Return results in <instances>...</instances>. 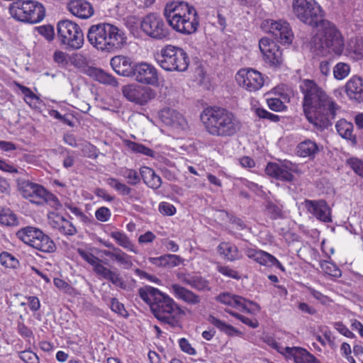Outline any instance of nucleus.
Segmentation results:
<instances>
[{
    "mask_svg": "<svg viewBox=\"0 0 363 363\" xmlns=\"http://www.w3.org/2000/svg\"><path fill=\"white\" fill-rule=\"evenodd\" d=\"M18 357L24 363H40L38 356L31 350H24L18 353Z\"/></svg>",
    "mask_w": 363,
    "mask_h": 363,
    "instance_id": "nucleus-46",
    "label": "nucleus"
},
{
    "mask_svg": "<svg viewBox=\"0 0 363 363\" xmlns=\"http://www.w3.org/2000/svg\"><path fill=\"white\" fill-rule=\"evenodd\" d=\"M20 191L22 196L30 202L38 205L43 204V196L45 195L46 191L43 186L24 181L20 184Z\"/></svg>",
    "mask_w": 363,
    "mask_h": 363,
    "instance_id": "nucleus-20",
    "label": "nucleus"
},
{
    "mask_svg": "<svg viewBox=\"0 0 363 363\" xmlns=\"http://www.w3.org/2000/svg\"><path fill=\"white\" fill-rule=\"evenodd\" d=\"M179 347L181 350L191 355L196 354V350L193 348L189 342L185 338H181L179 341Z\"/></svg>",
    "mask_w": 363,
    "mask_h": 363,
    "instance_id": "nucleus-61",
    "label": "nucleus"
},
{
    "mask_svg": "<svg viewBox=\"0 0 363 363\" xmlns=\"http://www.w3.org/2000/svg\"><path fill=\"white\" fill-rule=\"evenodd\" d=\"M57 36L60 43L72 50L80 49L84 42V33L80 26L69 20H62L57 23Z\"/></svg>",
    "mask_w": 363,
    "mask_h": 363,
    "instance_id": "nucleus-9",
    "label": "nucleus"
},
{
    "mask_svg": "<svg viewBox=\"0 0 363 363\" xmlns=\"http://www.w3.org/2000/svg\"><path fill=\"white\" fill-rule=\"evenodd\" d=\"M0 263L7 268H16L18 264V261L11 254L3 252L0 254Z\"/></svg>",
    "mask_w": 363,
    "mask_h": 363,
    "instance_id": "nucleus-43",
    "label": "nucleus"
},
{
    "mask_svg": "<svg viewBox=\"0 0 363 363\" xmlns=\"http://www.w3.org/2000/svg\"><path fill=\"white\" fill-rule=\"evenodd\" d=\"M350 72V67L348 64L344 62L337 63L333 68L334 77L341 80L348 76Z\"/></svg>",
    "mask_w": 363,
    "mask_h": 363,
    "instance_id": "nucleus-42",
    "label": "nucleus"
},
{
    "mask_svg": "<svg viewBox=\"0 0 363 363\" xmlns=\"http://www.w3.org/2000/svg\"><path fill=\"white\" fill-rule=\"evenodd\" d=\"M347 164L357 174L363 178V161L352 157L347 160Z\"/></svg>",
    "mask_w": 363,
    "mask_h": 363,
    "instance_id": "nucleus-51",
    "label": "nucleus"
},
{
    "mask_svg": "<svg viewBox=\"0 0 363 363\" xmlns=\"http://www.w3.org/2000/svg\"><path fill=\"white\" fill-rule=\"evenodd\" d=\"M217 270L221 274L227 277L232 278L236 280H239L241 279V276L240 275L239 272L229 266L219 265L217 267Z\"/></svg>",
    "mask_w": 363,
    "mask_h": 363,
    "instance_id": "nucleus-48",
    "label": "nucleus"
},
{
    "mask_svg": "<svg viewBox=\"0 0 363 363\" xmlns=\"http://www.w3.org/2000/svg\"><path fill=\"white\" fill-rule=\"evenodd\" d=\"M58 231L65 235H74L77 233V229L72 222L64 218Z\"/></svg>",
    "mask_w": 363,
    "mask_h": 363,
    "instance_id": "nucleus-50",
    "label": "nucleus"
},
{
    "mask_svg": "<svg viewBox=\"0 0 363 363\" xmlns=\"http://www.w3.org/2000/svg\"><path fill=\"white\" fill-rule=\"evenodd\" d=\"M259 48L263 60L270 67H279L284 62L282 50L268 38H262L259 41Z\"/></svg>",
    "mask_w": 363,
    "mask_h": 363,
    "instance_id": "nucleus-14",
    "label": "nucleus"
},
{
    "mask_svg": "<svg viewBox=\"0 0 363 363\" xmlns=\"http://www.w3.org/2000/svg\"><path fill=\"white\" fill-rule=\"evenodd\" d=\"M299 88L303 94L302 106L307 120L318 129L331 125L340 109L334 99L313 80H303Z\"/></svg>",
    "mask_w": 363,
    "mask_h": 363,
    "instance_id": "nucleus-2",
    "label": "nucleus"
},
{
    "mask_svg": "<svg viewBox=\"0 0 363 363\" xmlns=\"http://www.w3.org/2000/svg\"><path fill=\"white\" fill-rule=\"evenodd\" d=\"M141 30L148 37L162 40L169 35V30L164 20L155 13H150L140 21Z\"/></svg>",
    "mask_w": 363,
    "mask_h": 363,
    "instance_id": "nucleus-11",
    "label": "nucleus"
},
{
    "mask_svg": "<svg viewBox=\"0 0 363 363\" xmlns=\"http://www.w3.org/2000/svg\"><path fill=\"white\" fill-rule=\"evenodd\" d=\"M159 211L164 216H173L176 213V208L172 203L168 202H161L159 204Z\"/></svg>",
    "mask_w": 363,
    "mask_h": 363,
    "instance_id": "nucleus-54",
    "label": "nucleus"
},
{
    "mask_svg": "<svg viewBox=\"0 0 363 363\" xmlns=\"http://www.w3.org/2000/svg\"><path fill=\"white\" fill-rule=\"evenodd\" d=\"M303 205L307 211L318 220L325 223L332 221L330 208L325 201L306 199Z\"/></svg>",
    "mask_w": 363,
    "mask_h": 363,
    "instance_id": "nucleus-19",
    "label": "nucleus"
},
{
    "mask_svg": "<svg viewBox=\"0 0 363 363\" xmlns=\"http://www.w3.org/2000/svg\"><path fill=\"white\" fill-rule=\"evenodd\" d=\"M77 252L84 260L92 266L93 271L99 277L111 281L121 289H125V283L120 274L102 264V261L100 259L83 249L79 248Z\"/></svg>",
    "mask_w": 363,
    "mask_h": 363,
    "instance_id": "nucleus-10",
    "label": "nucleus"
},
{
    "mask_svg": "<svg viewBox=\"0 0 363 363\" xmlns=\"http://www.w3.org/2000/svg\"><path fill=\"white\" fill-rule=\"evenodd\" d=\"M345 91L350 99L363 101V79L353 76L345 84Z\"/></svg>",
    "mask_w": 363,
    "mask_h": 363,
    "instance_id": "nucleus-25",
    "label": "nucleus"
},
{
    "mask_svg": "<svg viewBox=\"0 0 363 363\" xmlns=\"http://www.w3.org/2000/svg\"><path fill=\"white\" fill-rule=\"evenodd\" d=\"M294 14L301 22L312 27L320 24L323 30L311 40V45L318 55H325L330 52L340 55L344 48L343 39L335 26L323 19V10L315 0H293Z\"/></svg>",
    "mask_w": 363,
    "mask_h": 363,
    "instance_id": "nucleus-1",
    "label": "nucleus"
},
{
    "mask_svg": "<svg viewBox=\"0 0 363 363\" xmlns=\"http://www.w3.org/2000/svg\"><path fill=\"white\" fill-rule=\"evenodd\" d=\"M296 151L300 157L314 158L320 152V147L315 141L307 139L298 143Z\"/></svg>",
    "mask_w": 363,
    "mask_h": 363,
    "instance_id": "nucleus-32",
    "label": "nucleus"
},
{
    "mask_svg": "<svg viewBox=\"0 0 363 363\" xmlns=\"http://www.w3.org/2000/svg\"><path fill=\"white\" fill-rule=\"evenodd\" d=\"M163 14L169 25L176 31L191 34L198 28L199 21L196 9L184 1L166 4Z\"/></svg>",
    "mask_w": 363,
    "mask_h": 363,
    "instance_id": "nucleus-6",
    "label": "nucleus"
},
{
    "mask_svg": "<svg viewBox=\"0 0 363 363\" xmlns=\"http://www.w3.org/2000/svg\"><path fill=\"white\" fill-rule=\"evenodd\" d=\"M226 312H228L229 314H230L232 316L236 318L237 319L240 320L242 323L244 324L251 327L252 328H256L258 327L259 323L257 320H251L242 315H240L238 313H235L234 311L226 310Z\"/></svg>",
    "mask_w": 363,
    "mask_h": 363,
    "instance_id": "nucleus-52",
    "label": "nucleus"
},
{
    "mask_svg": "<svg viewBox=\"0 0 363 363\" xmlns=\"http://www.w3.org/2000/svg\"><path fill=\"white\" fill-rule=\"evenodd\" d=\"M156 60L160 66L168 72H184L189 65L186 52L182 48L172 45L164 46Z\"/></svg>",
    "mask_w": 363,
    "mask_h": 363,
    "instance_id": "nucleus-7",
    "label": "nucleus"
},
{
    "mask_svg": "<svg viewBox=\"0 0 363 363\" xmlns=\"http://www.w3.org/2000/svg\"><path fill=\"white\" fill-rule=\"evenodd\" d=\"M9 11L16 20L31 24L41 21L45 13L43 4L32 0L13 2L9 6Z\"/></svg>",
    "mask_w": 363,
    "mask_h": 363,
    "instance_id": "nucleus-8",
    "label": "nucleus"
},
{
    "mask_svg": "<svg viewBox=\"0 0 363 363\" xmlns=\"http://www.w3.org/2000/svg\"><path fill=\"white\" fill-rule=\"evenodd\" d=\"M254 111L256 116L259 118L267 119L272 122H277L280 119L278 115L269 113L262 108H255Z\"/></svg>",
    "mask_w": 363,
    "mask_h": 363,
    "instance_id": "nucleus-49",
    "label": "nucleus"
},
{
    "mask_svg": "<svg viewBox=\"0 0 363 363\" xmlns=\"http://www.w3.org/2000/svg\"><path fill=\"white\" fill-rule=\"evenodd\" d=\"M350 51L353 52L354 59L359 60L363 57V44L362 42L356 41L354 48L352 45H350Z\"/></svg>",
    "mask_w": 363,
    "mask_h": 363,
    "instance_id": "nucleus-59",
    "label": "nucleus"
},
{
    "mask_svg": "<svg viewBox=\"0 0 363 363\" xmlns=\"http://www.w3.org/2000/svg\"><path fill=\"white\" fill-rule=\"evenodd\" d=\"M107 184L117 191L122 196H128L133 201H139L140 197L139 194L133 189L125 184L121 182L115 178H109L107 179Z\"/></svg>",
    "mask_w": 363,
    "mask_h": 363,
    "instance_id": "nucleus-30",
    "label": "nucleus"
},
{
    "mask_svg": "<svg viewBox=\"0 0 363 363\" xmlns=\"http://www.w3.org/2000/svg\"><path fill=\"white\" fill-rule=\"evenodd\" d=\"M297 166L290 161L284 160L281 163L269 162L266 167V174L272 177L284 182H292L294 172L297 171Z\"/></svg>",
    "mask_w": 363,
    "mask_h": 363,
    "instance_id": "nucleus-16",
    "label": "nucleus"
},
{
    "mask_svg": "<svg viewBox=\"0 0 363 363\" xmlns=\"http://www.w3.org/2000/svg\"><path fill=\"white\" fill-rule=\"evenodd\" d=\"M190 286L198 291H209L211 289L208 281L198 275H193Z\"/></svg>",
    "mask_w": 363,
    "mask_h": 363,
    "instance_id": "nucleus-44",
    "label": "nucleus"
},
{
    "mask_svg": "<svg viewBox=\"0 0 363 363\" xmlns=\"http://www.w3.org/2000/svg\"><path fill=\"white\" fill-rule=\"evenodd\" d=\"M131 60L129 57L118 55L111 60V65L113 70L123 76H130L133 72Z\"/></svg>",
    "mask_w": 363,
    "mask_h": 363,
    "instance_id": "nucleus-26",
    "label": "nucleus"
},
{
    "mask_svg": "<svg viewBox=\"0 0 363 363\" xmlns=\"http://www.w3.org/2000/svg\"><path fill=\"white\" fill-rule=\"evenodd\" d=\"M0 223L7 226L16 225L18 224L17 217L10 208L0 206Z\"/></svg>",
    "mask_w": 363,
    "mask_h": 363,
    "instance_id": "nucleus-38",
    "label": "nucleus"
},
{
    "mask_svg": "<svg viewBox=\"0 0 363 363\" xmlns=\"http://www.w3.org/2000/svg\"><path fill=\"white\" fill-rule=\"evenodd\" d=\"M111 237L114 239L121 247L135 254L138 253L135 245L125 233L119 231H113L111 233Z\"/></svg>",
    "mask_w": 363,
    "mask_h": 363,
    "instance_id": "nucleus-35",
    "label": "nucleus"
},
{
    "mask_svg": "<svg viewBox=\"0 0 363 363\" xmlns=\"http://www.w3.org/2000/svg\"><path fill=\"white\" fill-rule=\"evenodd\" d=\"M164 262H166L165 263L166 267H177V266L179 265L182 262V259L179 256L176 255H172V254L164 255Z\"/></svg>",
    "mask_w": 363,
    "mask_h": 363,
    "instance_id": "nucleus-53",
    "label": "nucleus"
},
{
    "mask_svg": "<svg viewBox=\"0 0 363 363\" xmlns=\"http://www.w3.org/2000/svg\"><path fill=\"white\" fill-rule=\"evenodd\" d=\"M269 345L274 349H275L277 352H279L280 354H283L286 359H288L289 357V354L288 353L289 351H287L286 349H291L290 347H282L281 346L277 341L274 340H271L269 342Z\"/></svg>",
    "mask_w": 363,
    "mask_h": 363,
    "instance_id": "nucleus-62",
    "label": "nucleus"
},
{
    "mask_svg": "<svg viewBox=\"0 0 363 363\" xmlns=\"http://www.w3.org/2000/svg\"><path fill=\"white\" fill-rule=\"evenodd\" d=\"M92 74L95 79L101 84H108L113 86H117L118 84L114 77L101 69H94L92 70Z\"/></svg>",
    "mask_w": 363,
    "mask_h": 363,
    "instance_id": "nucleus-37",
    "label": "nucleus"
},
{
    "mask_svg": "<svg viewBox=\"0 0 363 363\" xmlns=\"http://www.w3.org/2000/svg\"><path fill=\"white\" fill-rule=\"evenodd\" d=\"M33 248L45 253H52L56 250V245L53 240L43 231L38 236Z\"/></svg>",
    "mask_w": 363,
    "mask_h": 363,
    "instance_id": "nucleus-33",
    "label": "nucleus"
},
{
    "mask_svg": "<svg viewBox=\"0 0 363 363\" xmlns=\"http://www.w3.org/2000/svg\"><path fill=\"white\" fill-rule=\"evenodd\" d=\"M156 236L151 231H147L145 233L141 235L138 238V242L140 244H147L152 242Z\"/></svg>",
    "mask_w": 363,
    "mask_h": 363,
    "instance_id": "nucleus-64",
    "label": "nucleus"
},
{
    "mask_svg": "<svg viewBox=\"0 0 363 363\" xmlns=\"http://www.w3.org/2000/svg\"><path fill=\"white\" fill-rule=\"evenodd\" d=\"M132 75L138 82L141 84L152 86L158 84V74L156 68L146 62L135 65Z\"/></svg>",
    "mask_w": 363,
    "mask_h": 363,
    "instance_id": "nucleus-18",
    "label": "nucleus"
},
{
    "mask_svg": "<svg viewBox=\"0 0 363 363\" xmlns=\"http://www.w3.org/2000/svg\"><path fill=\"white\" fill-rule=\"evenodd\" d=\"M216 300L223 304L250 313H252L260 310L259 305L256 303L248 301L242 296L228 293L220 294L216 297Z\"/></svg>",
    "mask_w": 363,
    "mask_h": 363,
    "instance_id": "nucleus-17",
    "label": "nucleus"
},
{
    "mask_svg": "<svg viewBox=\"0 0 363 363\" xmlns=\"http://www.w3.org/2000/svg\"><path fill=\"white\" fill-rule=\"evenodd\" d=\"M209 322L217 328L220 331L224 333L228 336H242V333L236 329L231 325L226 323L225 322L219 320L214 316H209Z\"/></svg>",
    "mask_w": 363,
    "mask_h": 363,
    "instance_id": "nucleus-34",
    "label": "nucleus"
},
{
    "mask_svg": "<svg viewBox=\"0 0 363 363\" xmlns=\"http://www.w3.org/2000/svg\"><path fill=\"white\" fill-rule=\"evenodd\" d=\"M112 259L116 261L118 263L123 265L125 268H129L133 264L130 257L122 251L120 248L114 249V253Z\"/></svg>",
    "mask_w": 363,
    "mask_h": 363,
    "instance_id": "nucleus-41",
    "label": "nucleus"
},
{
    "mask_svg": "<svg viewBox=\"0 0 363 363\" xmlns=\"http://www.w3.org/2000/svg\"><path fill=\"white\" fill-rule=\"evenodd\" d=\"M262 28L271 33L281 44L289 45L294 40V33L288 22L284 20L267 19L262 22Z\"/></svg>",
    "mask_w": 363,
    "mask_h": 363,
    "instance_id": "nucleus-12",
    "label": "nucleus"
},
{
    "mask_svg": "<svg viewBox=\"0 0 363 363\" xmlns=\"http://www.w3.org/2000/svg\"><path fill=\"white\" fill-rule=\"evenodd\" d=\"M218 252L230 262L239 260L242 257V252L238 247L228 242H222L218 246Z\"/></svg>",
    "mask_w": 363,
    "mask_h": 363,
    "instance_id": "nucleus-29",
    "label": "nucleus"
},
{
    "mask_svg": "<svg viewBox=\"0 0 363 363\" xmlns=\"http://www.w3.org/2000/svg\"><path fill=\"white\" fill-rule=\"evenodd\" d=\"M125 146L128 150L135 153H140L150 157H155V152L145 145L131 140L125 141Z\"/></svg>",
    "mask_w": 363,
    "mask_h": 363,
    "instance_id": "nucleus-36",
    "label": "nucleus"
},
{
    "mask_svg": "<svg viewBox=\"0 0 363 363\" xmlns=\"http://www.w3.org/2000/svg\"><path fill=\"white\" fill-rule=\"evenodd\" d=\"M45 194L43 199V204L46 203L55 210H58L61 207L62 205L55 195L48 192L47 190Z\"/></svg>",
    "mask_w": 363,
    "mask_h": 363,
    "instance_id": "nucleus-47",
    "label": "nucleus"
},
{
    "mask_svg": "<svg viewBox=\"0 0 363 363\" xmlns=\"http://www.w3.org/2000/svg\"><path fill=\"white\" fill-rule=\"evenodd\" d=\"M122 93L127 100L139 105H145L155 97V92L151 88L135 84L123 86Z\"/></svg>",
    "mask_w": 363,
    "mask_h": 363,
    "instance_id": "nucleus-15",
    "label": "nucleus"
},
{
    "mask_svg": "<svg viewBox=\"0 0 363 363\" xmlns=\"http://www.w3.org/2000/svg\"><path fill=\"white\" fill-rule=\"evenodd\" d=\"M159 116L161 121L167 125L175 128H184L186 125L184 116L174 109L164 108L160 111Z\"/></svg>",
    "mask_w": 363,
    "mask_h": 363,
    "instance_id": "nucleus-23",
    "label": "nucleus"
},
{
    "mask_svg": "<svg viewBox=\"0 0 363 363\" xmlns=\"http://www.w3.org/2000/svg\"><path fill=\"white\" fill-rule=\"evenodd\" d=\"M111 213L106 207H100L95 212L96 218L101 222H106L111 218Z\"/></svg>",
    "mask_w": 363,
    "mask_h": 363,
    "instance_id": "nucleus-56",
    "label": "nucleus"
},
{
    "mask_svg": "<svg viewBox=\"0 0 363 363\" xmlns=\"http://www.w3.org/2000/svg\"><path fill=\"white\" fill-rule=\"evenodd\" d=\"M267 103L269 108L274 111H281L286 108L284 103L277 98L268 99Z\"/></svg>",
    "mask_w": 363,
    "mask_h": 363,
    "instance_id": "nucleus-55",
    "label": "nucleus"
},
{
    "mask_svg": "<svg viewBox=\"0 0 363 363\" xmlns=\"http://www.w3.org/2000/svg\"><path fill=\"white\" fill-rule=\"evenodd\" d=\"M120 174L127 180L128 184L130 185H137L140 182V174H139L135 169L122 168L120 171Z\"/></svg>",
    "mask_w": 363,
    "mask_h": 363,
    "instance_id": "nucleus-40",
    "label": "nucleus"
},
{
    "mask_svg": "<svg viewBox=\"0 0 363 363\" xmlns=\"http://www.w3.org/2000/svg\"><path fill=\"white\" fill-rule=\"evenodd\" d=\"M111 309L112 311L122 315H127V311H125L123 304L120 303L118 300L116 298H113L111 300Z\"/></svg>",
    "mask_w": 363,
    "mask_h": 363,
    "instance_id": "nucleus-57",
    "label": "nucleus"
},
{
    "mask_svg": "<svg viewBox=\"0 0 363 363\" xmlns=\"http://www.w3.org/2000/svg\"><path fill=\"white\" fill-rule=\"evenodd\" d=\"M124 32L116 26L103 23L92 25L87 32V40L98 50L114 52L126 43Z\"/></svg>",
    "mask_w": 363,
    "mask_h": 363,
    "instance_id": "nucleus-5",
    "label": "nucleus"
},
{
    "mask_svg": "<svg viewBox=\"0 0 363 363\" xmlns=\"http://www.w3.org/2000/svg\"><path fill=\"white\" fill-rule=\"evenodd\" d=\"M138 294L159 321L172 327L178 325L182 311L169 295L148 285L140 288Z\"/></svg>",
    "mask_w": 363,
    "mask_h": 363,
    "instance_id": "nucleus-3",
    "label": "nucleus"
},
{
    "mask_svg": "<svg viewBox=\"0 0 363 363\" xmlns=\"http://www.w3.org/2000/svg\"><path fill=\"white\" fill-rule=\"evenodd\" d=\"M245 255L247 257L253 259L261 265L267 267L276 266L282 271H284L283 266L276 257L267 252L261 250L247 248L245 250Z\"/></svg>",
    "mask_w": 363,
    "mask_h": 363,
    "instance_id": "nucleus-21",
    "label": "nucleus"
},
{
    "mask_svg": "<svg viewBox=\"0 0 363 363\" xmlns=\"http://www.w3.org/2000/svg\"><path fill=\"white\" fill-rule=\"evenodd\" d=\"M201 120L206 131L214 137H231L241 128L238 117L232 111L219 106L204 108L201 113Z\"/></svg>",
    "mask_w": 363,
    "mask_h": 363,
    "instance_id": "nucleus-4",
    "label": "nucleus"
},
{
    "mask_svg": "<svg viewBox=\"0 0 363 363\" xmlns=\"http://www.w3.org/2000/svg\"><path fill=\"white\" fill-rule=\"evenodd\" d=\"M42 230L33 226H26L18 230L16 235L17 238L23 242L25 244L33 247L35 240L38 236L41 235Z\"/></svg>",
    "mask_w": 363,
    "mask_h": 363,
    "instance_id": "nucleus-28",
    "label": "nucleus"
},
{
    "mask_svg": "<svg viewBox=\"0 0 363 363\" xmlns=\"http://www.w3.org/2000/svg\"><path fill=\"white\" fill-rule=\"evenodd\" d=\"M170 290L177 298L189 305H197L201 302V297L199 295L178 284H172Z\"/></svg>",
    "mask_w": 363,
    "mask_h": 363,
    "instance_id": "nucleus-24",
    "label": "nucleus"
},
{
    "mask_svg": "<svg viewBox=\"0 0 363 363\" xmlns=\"http://www.w3.org/2000/svg\"><path fill=\"white\" fill-rule=\"evenodd\" d=\"M335 128L341 137L345 139H351L353 130L352 123L342 119L337 122Z\"/></svg>",
    "mask_w": 363,
    "mask_h": 363,
    "instance_id": "nucleus-39",
    "label": "nucleus"
},
{
    "mask_svg": "<svg viewBox=\"0 0 363 363\" xmlns=\"http://www.w3.org/2000/svg\"><path fill=\"white\" fill-rule=\"evenodd\" d=\"M67 7L73 16L81 19H88L94 13L92 5L86 0H71Z\"/></svg>",
    "mask_w": 363,
    "mask_h": 363,
    "instance_id": "nucleus-22",
    "label": "nucleus"
},
{
    "mask_svg": "<svg viewBox=\"0 0 363 363\" xmlns=\"http://www.w3.org/2000/svg\"><path fill=\"white\" fill-rule=\"evenodd\" d=\"M65 206L82 221L86 222L88 220L87 216L78 207L68 203H66Z\"/></svg>",
    "mask_w": 363,
    "mask_h": 363,
    "instance_id": "nucleus-58",
    "label": "nucleus"
},
{
    "mask_svg": "<svg viewBox=\"0 0 363 363\" xmlns=\"http://www.w3.org/2000/svg\"><path fill=\"white\" fill-rule=\"evenodd\" d=\"M265 209L272 219L275 220L282 216L281 208L272 202L267 203Z\"/></svg>",
    "mask_w": 363,
    "mask_h": 363,
    "instance_id": "nucleus-45",
    "label": "nucleus"
},
{
    "mask_svg": "<svg viewBox=\"0 0 363 363\" xmlns=\"http://www.w3.org/2000/svg\"><path fill=\"white\" fill-rule=\"evenodd\" d=\"M289 351L288 359H293L294 363H320L319 360L306 350L299 347H291Z\"/></svg>",
    "mask_w": 363,
    "mask_h": 363,
    "instance_id": "nucleus-27",
    "label": "nucleus"
},
{
    "mask_svg": "<svg viewBox=\"0 0 363 363\" xmlns=\"http://www.w3.org/2000/svg\"><path fill=\"white\" fill-rule=\"evenodd\" d=\"M335 329L342 335L347 337H353L354 334L342 323L337 322L335 324Z\"/></svg>",
    "mask_w": 363,
    "mask_h": 363,
    "instance_id": "nucleus-63",
    "label": "nucleus"
},
{
    "mask_svg": "<svg viewBox=\"0 0 363 363\" xmlns=\"http://www.w3.org/2000/svg\"><path fill=\"white\" fill-rule=\"evenodd\" d=\"M64 217L60 216L59 214H56L52 213L49 216L50 223L52 226V228L59 230L62 221L64 220Z\"/></svg>",
    "mask_w": 363,
    "mask_h": 363,
    "instance_id": "nucleus-60",
    "label": "nucleus"
},
{
    "mask_svg": "<svg viewBox=\"0 0 363 363\" xmlns=\"http://www.w3.org/2000/svg\"><path fill=\"white\" fill-rule=\"evenodd\" d=\"M235 79L238 85L249 92L259 90L264 85V77L261 72L252 68L240 69Z\"/></svg>",
    "mask_w": 363,
    "mask_h": 363,
    "instance_id": "nucleus-13",
    "label": "nucleus"
},
{
    "mask_svg": "<svg viewBox=\"0 0 363 363\" xmlns=\"http://www.w3.org/2000/svg\"><path fill=\"white\" fill-rule=\"evenodd\" d=\"M140 174L144 183L152 189H158L162 185V179L150 167H142L140 169Z\"/></svg>",
    "mask_w": 363,
    "mask_h": 363,
    "instance_id": "nucleus-31",
    "label": "nucleus"
}]
</instances>
